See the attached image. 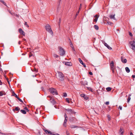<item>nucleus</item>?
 I'll use <instances>...</instances> for the list:
<instances>
[{
    "label": "nucleus",
    "mask_w": 135,
    "mask_h": 135,
    "mask_svg": "<svg viewBox=\"0 0 135 135\" xmlns=\"http://www.w3.org/2000/svg\"><path fill=\"white\" fill-rule=\"evenodd\" d=\"M79 11H78V13H76V16L78 15V13H79Z\"/></svg>",
    "instance_id": "52"
},
{
    "label": "nucleus",
    "mask_w": 135,
    "mask_h": 135,
    "mask_svg": "<svg viewBox=\"0 0 135 135\" xmlns=\"http://www.w3.org/2000/svg\"><path fill=\"white\" fill-rule=\"evenodd\" d=\"M17 99H18V100L21 102L22 103H23L22 101L20 98H19L18 97H17Z\"/></svg>",
    "instance_id": "33"
},
{
    "label": "nucleus",
    "mask_w": 135,
    "mask_h": 135,
    "mask_svg": "<svg viewBox=\"0 0 135 135\" xmlns=\"http://www.w3.org/2000/svg\"><path fill=\"white\" fill-rule=\"evenodd\" d=\"M70 40V47L73 49V50H74V46H73L72 43L71 41Z\"/></svg>",
    "instance_id": "17"
},
{
    "label": "nucleus",
    "mask_w": 135,
    "mask_h": 135,
    "mask_svg": "<svg viewBox=\"0 0 135 135\" xmlns=\"http://www.w3.org/2000/svg\"><path fill=\"white\" fill-rule=\"evenodd\" d=\"M130 135H133V134L132 133H130Z\"/></svg>",
    "instance_id": "55"
},
{
    "label": "nucleus",
    "mask_w": 135,
    "mask_h": 135,
    "mask_svg": "<svg viewBox=\"0 0 135 135\" xmlns=\"http://www.w3.org/2000/svg\"><path fill=\"white\" fill-rule=\"evenodd\" d=\"M54 57H57L59 56L55 54H54Z\"/></svg>",
    "instance_id": "32"
},
{
    "label": "nucleus",
    "mask_w": 135,
    "mask_h": 135,
    "mask_svg": "<svg viewBox=\"0 0 135 135\" xmlns=\"http://www.w3.org/2000/svg\"><path fill=\"white\" fill-rule=\"evenodd\" d=\"M63 96L64 97H66L67 96V94L65 93H64L63 94Z\"/></svg>",
    "instance_id": "29"
},
{
    "label": "nucleus",
    "mask_w": 135,
    "mask_h": 135,
    "mask_svg": "<svg viewBox=\"0 0 135 135\" xmlns=\"http://www.w3.org/2000/svg\"><path fill=\"white\" fill-rule=\"evenodd\" d=\"M64 117L65 118V119H67L66 118H68V117H67V116L66 115V113H65V115H64Z\"/></svg>",
    "instance_id": "36"
},
{
    "label": "nucleus",
    "mask_w": 135,
    "mask_h": 135,
    "mask_svg": "<svg viewBox=\"0 0 135 135\" xmlns=\"http://www.w3.org/2000/svg\"><path fill=\"white\" fill-rule=\"evenodd\" d=\"M78 59H79V60L80 63L81 64H82L84 67H85V68L86 67V66L85 64L83 63L82 61L81 60V59L80 58H79Z\"/></svg>",
    "instance_id": "10"
},
{
    "label": "nucleus",
    "mask_w": 135,
    "mask_h": 135,
    "mask_svg": "<svg viewBox=\"0 0 135 135\" xmlns=\"http://www.w3.org/2000/svg\"><path fill=\"white\" fill-rule=\"evenodd\" d=\"M89 74L90 75H93V73H92L91 72H89Z\"/></svg>",
    "instance_id": "49"
},
{
    "label": "nucleus",
    "mask_w": 135,
    "mask_h": 135,
    "mask_svg": "<svg viewBox=\"0 0 135 135\" xmlns=\"http://www.w3.org/2000/svg\"><path fill=\"white\" fill-rule=\"evenodd\" d=\"M115 14L113 15H110L109 16V17L110 19H113L114 20H115Z\"/></svg>",
    "instance_id": "13"
},
{
    "label": "nucleus",
    "mask_w": 135,
    "mask_h": 135,
    "mask_svg": "<svg viewBox=\"0 0 135 135\" xmlns=\"http://www.w3.org/2000/svg\"><path fill=\"white\" fill-rule=\"evenodd\" d=\"M69 132L68 131H66V134L67 135H69Z\"/></svg>",
    "instance_id": "47"
},
{
    "label": "nucleus",
    "mask_w": 135,
    "mask_h": 135,
    "mask_svg": "<svg viewBox=\"0 0 135 135\" xmlns=\"http://www.w3.org/2000/svg\"><path fill=\"white\" fill-rule=\"evenodd\" d=\"M84 98L86 100H87L89 99L88 97L86 95L85 96Z\"/></svg>",
    "instance_id": "25"
},
{
    "label": "nucleus",
    "mask_w": 135,
    "mask_h": 135,
    "mask_svg": "<svg viewBox=\"0 0 135 135\" xmlns=\"http://www.w3.org/2000/svg\"><path fill=\"white\" fill-rule=\"evenodd\" d=\"M33 71H36V72L38 71L35 68L34 69Z\"/></svg>",
    "instance_id": "39"
},
{
    "label": "nucleus",
    "mask_w": 135,
    "mask_h": 135,
    "mask_svg": "<svg viewBox=\"0 0 135 135\" xmlns=\"http://www.w3.org/2000/svg\"><path fill=\"white\" fill-rule=\"evenodd\" d=\"M70 102V103H71H71H73L71 101V102Z\"/></svg>",
    "instance_id": "61"
},
{
    "label": "nucleus",
    "mask_w": 135,
    "mask_h": 135,
    "mask_svg": "<svg viewBox=\"0 0 135 135\" xmlns=\"http://www.w3.org/2000/svg\"><path fill=\"white\" fill-rule=\"evenodd\" d=\"M131 48L133 50H135V42L134 41H130L129 42Z\"/></svg>",
    "instance_id": "4"
},
{
    "label": "nucleus",
    "mask_w": 135,
    "mask_h": 135,
    "mask_svg": "<svg viewBox=\"0 0 135 135\" xmlns=\"http://www.w3.org/2000/svg\"><path fill=\"white\" fill-rule=\"evenodd\" d=\"M88 89L90 91H92V89L91 88H88Z\"/></svg>",
    "instance_id": "43"
},
{
    "label": "nucleus",
    "mask_w": 135,
    "mask_h": 135,
    "mask_svg": "<svg viewBox=\"0 0 135 135\" xmlns=\"http://www.w3.org/2000/svg\"><path fill=\"white\" fill-rule=\"evenodd\" d=\"M108 117V120H110L111 118H110V116L109 115H108L107 116Z\"/></svg>",
    "instance_id": "26"
},
{
    "label": "nucleus",
    "mask_w": 135,
    "mask_h": 135,
    "mask_svg": "<svg viewBox=\"0 0 135 135\" xmlns=\"http://www.w3.org/2000/svg\"><path fill=\"white\" fill-rule=\"evenodd\" d=\"M121 60L122 62L124 63H126L127 61V60L126 59H124L123 56H121Z\"/></svg>",
    "instance_id": "8"
},
{
    "label": "nucleus",
    "mask_w": 135,
    "mask_h": 135,
    "mask_svg": "<svg viewBox=\"0 0 135 135\" xmlns=\"http://www.w3.org/2000/svg\"><path fill=\"white\" fill-rule=\"evenodd\" d=\"M109 104V102H105V104L107 105Z\"/></svg>",
    "instance_id": "40"
},
{
    "label": "nucleus",
    "mask_w": 135,
    "mask_h": 135,
    "mask_svg": "<svg viewBox=\"0 0 135 135\" xmlns=\"http://www.w3.org/2000/svg\"><path fill=\"white\" fill-rule=\"evenodd\" d=\"M107 23L109 25H111L112 24V23L111 22L109 21H108L107 22Z\"/></svg>",
    "instance_id": "30"
},
{
    "label": "nucleus",
    "mask_w": 135,
    "mask_h": 135,
    "mask_svg": "<svg viewBox=\"0 0 135 135\" xmlns=\"http://www.w3.org/2000/svg\"><path fill=\"white\" fill-rule=\"evenodd\" d=\"M49 90L50 92L53 95H57L58 94L57 90L53 88H49Z\"/></svg>",
    "instance_id": "3"
},
{
    "label": "nucleus",
    "mask_w": 135,
    "mask_h": 135,
    "mask_svg": "<svg viewBox=\"0 0 135 135\" xmlns=\"http://www.w3.org/2000/svg\"><path fill=\"white\" fill-rule=\"evenodd\" d=\"M65 110L67 111L70 114L73 113L74 112L71 109H66Z\"/></svg>",
    "instance_id": "12"
},
{
    "label": "nucleus",
    "mask_w": 135,
    "mask_h": 135,
    "mask_svg": "<svg viewBox=\"0 0 135 135\" xmlns=\"http://www.w3.org/2000/svg\"><path fill=\"white\" fill-rule=\"evenodd\" d=\"M85 95L84 94H81L80 95L82 97L84 98V97Z\"/></svg>",
    "instance_id": "34"
},
{
    "label": "nucleus",
    "mask_w": 135,
    "mask_h": 135,
    "mask_svg": "<svg viewBox=\"0 0 135 135\" xmlns=\"http://www.w3.org/2000/svg\"><path fill=\"white\" fill-rule=\"evenodd\" d=\"M67 121V119H65L64 123H63V126L66 127V123Z\"/></svg>",
    "instance_id": "16"
},
{
    "label": "nucleus",
    "mask_w": 135,
    "mask_h": 135,
    "mask_svg": "<svg viewBox=\"0 0 135 135\" xmlns=\"http://www.w3.org/2000/svg\"><path fill=\"white\" fill-rule=\"evenodd\" d=\"M2 84V82L1 81V80H0V85H1Z\"/></svg>",
    "instance_id": "53"
},
{
    "label": "nucleus",
    "mask_w": 135,
    "mask_h": 135,
    "mask_svg": "<svg viewBox=\"0 0 135 135\" xmlns=\"http://www.w3.org/2000/svg\"><path fill=\"white\" fill-rule=\"evenodd\" d=\"M81 4L80 5V7H79V11L80 8H81Z\"/></svg>",
    "instance_id": "42"
},
{
    "label": "nucleus",
    "mask_w": 135,
    "mask_h": 135,
    "mask_svg": "<svg viewBox=\"0 0 135 135\" xmlns=\"http://www.w3.org/2000/svg\"><path fill=\"white\" fill-rule=\"evenodd\" d=\"M17 107H16L15 108V109H13V111H14L15 110H17Z\"/></svg>",
    "instance_id": "50"
},
{
    "label": "nucleus",
    "mask_w": 135,
    "mask_h": 135,
    "mask_svg": "<svg viewBox=\"0 0 135 135\" xmlns=\"http://www.w3.org/2000/svg\"><path fill=\"white\" fill-rule=\"evenodd\" d=\"M0 71H2V69L0 68Z\"/></svg>",
    "instance_id": "54"
},
{
    "label": "nucleus",
    "mask_w": 135,
    "mask_h": 135,
    "mask_svg": "<svg viewBox=\"0 0 135 135\" xmlns=\"http://www.w3.org/2000/svg\"><path fill=\"white\" fill-rule=\"evenodd\" d=\"M131 94H129V97H128V100H127L128 103H129L131 100V98L130 97L131 96Z\"/></svg>",
    "instance_id": "19"
},
{
    "label": "nucleus",
    "mask_w": 135,
    "mask_h": 135,
    "mask_svg": "<svg viewBox=\"0 0 135 135\" xmlns=\"http://www.w3.org/2000/svg\"><path fill=\"white\" fill-rule=\"evenodd\" d=\"M57 76L58 78L60 80L63 81L64 79V76L62 73L58 71L57 72Z\"/></svg>",
    "instance_id": "1"
},
{
    "label": "nucleus",
    "mask_w": 135,
    "mask_h": 135,
    "mask_svg": "<svg viewBox=\"0 0 135 135\" xmlns=\"http://www.w3.org/2000/svg\"><path fill=\"white\" fill-rule=\"evenodd\" d=\"M0 1L1 2H3V3H4V2H3V1H2V0H0Z\"/></svg>",
    "instance_id": "56"
},
{
    "label": "nucleus",
    "mask_w": 135,
    "mask_h": 135,
    "mask_svg": "<svg viewBox=\"0 0 135 135\" xmlns=\"http://www.w3.org/2000/svg\"><path fill=\"white\" fill-rule=\"evenodd\" d=\"M3 95V92L0 91V96H2Z\"/></svg>",
    "instance_id": "37"
},
{
    "label": "nucleus",
    "mask_w": 135,
    "mask_h": 135,
    "mask_svg": "<svg viewBox=\"0 0 135 135\" xmlns=\"http://www.w3.org/2000/svg\"><path fill=\"white\" fill-rule=\"evenodd\" d=\"M47 98H49L50 99L49 100L50 101L51 100V99H53V98H52L51 96H48L47 97Z\"/></svg>",
    "instance_id": "24"
},
{
    "label": "nucleus",
    "mask_w": 135,
    "mask_h": 135,
    "mask_svg": "<svg viewBox=\"0 0 135 135\" xmlns=\"http://www.w3.org/2000/svg\"><path fill=\"white\" fill-rule=\"evenodd\" d=\"M97 20H98V18H95L94 19V21H95V22H97Z\"/></svg>",
    "instance_id": "44"
},
{
    "label": "nucleus",
    "mask_w": 135,
    "mask_h": 135,
    "mask_svg": "<svg viewBox=\"0 0 135 135\" xmlns=\"http://www.w3.org/2000/svg\"><path fill=\"white\" fill-rule=\"evenodd\" d=\"M53 134V135H59V134H56V135H54V134Z\"/></svg>",
    "instance_id": "60"
},
{
    "label": "nucleus",
    "mask_w": 135,
    "mask_h": 135,
    "mask_svg": "<svg viewBox=\"0 0 135 135\" xmlns=\"http://www.w3.org/2000/svg\"><path fill=\"white\" fill-rule=\"evenodd\" d=\"M20 43H21L20 41H19V42H18V44H20Z\"/></svg>",
    "instance_id": "57"
},
{
    "label": "nucleus",
    "mask_w": 135,
    "mask_h": 135,
    "mask_svg": "<svg viewBox=\"0 0 135 135\" xmlns=\"http://www.w3.org/2000/svg\"><path fill=\"white\" fill-rule=\"evenodd\" d=\"M122 128H120V132H121L120 133L122 135L123 134V131L122 132Z\"/></svg>",
    "instance_id": "31"
},
{
    "label": "nucleus",
    "mask_w": 135,
    "mask_h": 135,
    "mask_svg": "<svg viewBox=\"0 0 135 135\" xmlns=\"http://www.w3.org/2000/svg\"><path fill=\"white\" fill-rule=\"evenodd\" d=\"M104 45L109 50L112 49V48L110 47L107 43H105L104 44Z\"/></svg>",
    "instance_id": "11"
},
{
    "label": "nucleus",
    "mask_w": 135,
    "mask_h": 135,
    "mask_svg": "<svg viewBox=\"0 0 135 135\" xmlns=\"http://www.w3.org/2000/svg\"><path fill=\"white\" fill-rule=\"evenodd\" d=\"M94 17H95V18H97L98 19L99 17V16H98V15H95V16H94Z\"/></svg>",
    "instance_id": "38"
},
{
    "label": "nucleus",
    "mask_w": 135,
    "mask_h": 135,
    "mask_svg": "<svg viewBox=\"0 0 135 135\" xmlns=\"http://www.w3.org/2000/svg\"><path fill=\"white\" fill-rule=\"evenodd\" d=\"M119 109L120 110H122V107L120 106H119Z\"/></svg>",
    "instance_id": "46"
},
{
    "label": "nucleus",
    "mask_w": 135,
    "mask_h": 135,
    "mask_svg": "<svg viewBox=\"0 0 135 135\" xmlns=\"http://www.w3.org/2000/svg\"><path fill=\"white\" fill-rule=\"evenodd\" d=\"M18 32L21 35L25 36V33L22 29L20 28L18 29Z\"/></svg>",
    "instance_id": "7"
},
{
    "label": "nucleus",
    "mask_w": 135,
    "mask_h": 135,
    "mask_svg": "<svg viewBox=\"0 0 135 135\" xmlns=\"http://www.w3.org/2000/svg\"><path fill=\"white\" fill-rule=\"evenodd\" d=\"M75 127H74V126H73V127H72V128H75Z\"/></svg>",
    "instance_id": "58"
},
{
    "label": "nucleus",
    "mask_w": 135,
    "mask_h": 135,
    "mask_svg": "<svg viewBox=\"0 0 135 135\" xmlns=\"http://www.w3.org/2000/svg\"><path fill=\"white\" fill-rule=\"evenodd\" d=\"M132 77L133 78H134L135 77V75H133L132 76Z\"/></svg>",
    "instance_id": "51"
},
{
    "label": "nucleus",
    "mask_w": 135,
    "mask_h": 135,
    "mask_svg": "<svg viewBox=\"0 0 135 135\" xmlns=\"http://www.w3.org/2000/svg\"><path fill=\"white\" fill-rule=\"evenodd\" d=\"M129 35L130 36H132V33H131V32H129Z\"/></svg>",
    "instance_id": "45"
},
{
    "label": "nucleus",
    "mask_w": 135,
    "mask_h": 135,
    "mask_svg": "<svg viewBox=\"0 0 135 135\" xmlns=\"http://www.w3.org/2000/svg\"><path fill=\"white\" fill-rule=\"evenodd\" d=\"M65 64L66 65L71 66L72 65V63L70 62H65Z\"/></svg>",
    "instance_id": "14"
},
{
    "label": "nucleus",
    "mask_w": 135,
    "mask_h": 135,
    "mask_svg": "<svg viewBox=\"0 0 135 135\" xmlns=\"http://www.w3.org/2000/svg\"><path fill=\"white\" fill-rule=\"evenodd\" d=\"M94 28L96 30H98L99 29L98 26L97 25H95L94 26Z\"/></svg>",
    "instance_id": "23"
},
{
    "label": "nucleus",
    "mask_w": 135,
    "mask_h": 135,
    "mask_svg": "<svg viewBox=\"0 0 135 135\" xmlns=\"http://www.w3.org/2000/svg\"><path fill=\"white\" fill-rule=\"evenodd\" d=\"M5 78H6V80H7V81L8 82V84H9V85H10V83H9V81L8 80V78H6V76H4Z\"/></svg>",
    "instance_id": "27"
},
{
    "label": "nucleus",
    "mask_w": 135,
    "mask_h": 135,
    "mask_svg": "<svg viewBox=\"0 0 135 135\" xmlns=\"http://www.w3.org/2000/svg\"><path fill=\"white\" fill-rule=\"evenodd\" d=\"M43 130L44 132H45L46 134H50V135H52L53 134L50 131H49L48 130H46L45 129H43Z\"/></svg>",
    "instance_id": "9"
},
{
    "label": "nucleus",
    "mask_w": 135,
    "mask_h": 135,
    "mask_svg": "<svg viewBox=\"0 0 135 135\" xmlns=\"http://www.w3.org/2000/svg\"><path fill=\"white\" fill-rule=\"evenodd\" d=\"M106 90L108 91H109L112 90V88L110 87H108L106 88Z\"/></svg>",
    "instance_id": "22"
},
{
    "label": "nucleus",
    "mask_w": 135,
    "mask_h": 135,
    "mask_svg": "<svg viewBox=\"0 0 135 135\" xmlns=\"http://www.w3.org/2000/svg\"><path fill=\"white\" fill-rule=\"evenodd\" d=\"M66 101L67 102L69 103H70V102L69 101V98H66Z\"/></svg>",
    "instance_id": "28"
},
{
    "label": "nucleus",
    "mask_w": 135,
    "mask_h": 135,
    "mask_svg": "<svg viewBox=\"0 0 135 135\" xmlns=\"http://www.w3.org/2000/svg\"><path fill=\"white\" fill-rule=\"evenodd\" d=\"M125 70L127 73H129L130 72V70L127 67H126L125 68Z\"/></svg>",
    "instance_id": "20"
},
{
    "label": "nucleus",
    "mask_w": 135,
    "mask_h": 135,
    "mask_svg": "<svg viewBox=\"0 0 135 135\" xmlns=\"http://www.w3.org/2000/svg\"><path fill=\"white\" fill-rule=\"evenodd\" d=\"M45 28L46 31L49 32L52 35L53 32L51 30V27L49 25H47L45 26Z\"/></svg>",
    "instance_id": "2"
},
{
    "label": "nucleus",
    "mask_w": 135,
    "mask_h": 135,
    "mask_svg": "<svg viewBox=\"0 0 135 135\" xmlns=\"http://www.w3.org/2000/svg\"><path fill=\"white\" fill-rule=\"evenodd\" d=\"M25 25L27 27H28L29 26L27 24V22H25Z\"/></svg>",
    "instance_id": "35"
},
{
    "label": "nucleus",
    "mask_w": 135,
    "mask_h": 135,
    "mask_svg": "<svg viewBox=\"0 0 135 135\" xmlns=\"http://www.w3.org/2000/svg\"><path fill=\"white\" fill-rule=\"evenodd\" d=\"M110 67L111 69L112 70L113 72V73L114 71L115 66L114 65V62L113 61H112L110 64Z\"/></svg>",
    "instance_id": "6"
},
{
    "label": "nucleus",
    "mask_w": 135,
    "mask_h": 135,
    "mask_svg": "<svg viewBox=\"0 0 135 135\" xmlns=\"http://www.w3.org/2000/svg\"><path fill=\"white\" fill-rule=\"evenodd\" d=\"M60 54L61 56H63L65 54L64 50L62 47H59Z\"/></svg>",
    "instance_id": "5"
},
{
    "label": "nucleus",
    "mask_w": 135,
    "mask_h": 135,
    "mask_svg": "<svg viewBox=\"0 0 135 135\" xmlns=\"http://www.w3.org/2000/svg\"><path fill=\"white\" fill-rule=\"evenodd\" d=\"M24 109H25V110H27V111H28V108L27 107H25V108H24Z\"/></svg>",
    "instance_id": "41"
},
{
    "label": "nucleus",
    "mask_w": 135,
    "mask_h": 135,
    "mask_svg": "<svg viewBox=\"0 0 135 135\" xmlns=\"http://www.w3.org/2000/svg\"><path fill=\"white\" fill-rule=\"evenodd\" d=\"M32 55V54L31 53H30V54H29V57H30Z\"/></svg>",
    "instance_id": "48"
},
{
    "label": "nucleus",
    "mask_w": 135,
    "mask_h": 135,
    "mask_svg": "<svg viewBox=\"0 0 135 135\" xmlns=\"http://www.w3.org/2000/svg\"><path fill=\"white\" fill-rule=\"evenodd\" d=\"M12 96H15L16 98H17V95L13 91H12Z\"/></svg>",
    "instance_id": "18"
},
{
    "label": "nucleus",
    "mask_w": 135,
    "mask_h": 135,
    "mask_svg": "<svg viewBox=\"0 0 135 135\" xmlns=\"http://www.w3.org/2000/svg\"><path fill=\"white\" fill-rule=\"evenodd\" d=\"M17 111H18V110H19V109L18 108V107H17Z\"/></svg>",
    "instance_id": "59"
},
{
    "label": "nucleus",
    "mask_w": 135,
    "mask_h": 135,
    "mask_svg": "<svg viewBox=\"0 0 135 135\" xmlns=\"http://www.w3.org/2000/svg\"><path fill=\"white\" fill-rule=\"evenodd\" d=\"M20 112H21L22 113H23V114H25L26 113V112L24 110H20Z\"/></svg>",
    "instance_id": "21"
},
{
    "label": "nucleus",
    "mask_w": 135,
    "mask_h": 135,
    "mask_svg": "<svg viewBox=\"0 0 135 135\" xmlns=\"http://www.w3.org/2000/svg\"><path fill=\"white\" fill-rule=\"evenodd\" d=\"M52 103L53 105H54L56 104V102L54 100V98L51 99V100L50 101Z\"/></svg>",
    "instance_id": "15"
}]
</instances>
